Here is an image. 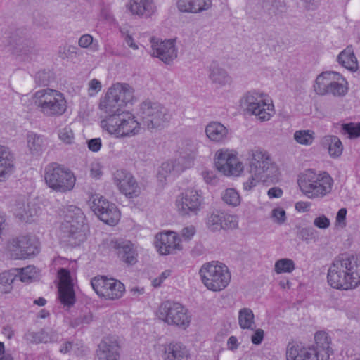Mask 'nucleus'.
<instances>
[{"instance_id":"nucleus-35","label":"nucleus","mask_w":360,"mask_h":360,"mask_svg":"<svg viewBox=\"0 0 360 360\" xmlns=\"http://www.w3.org/2000/svg\"><path fill=\"white\" fill-rule=\"evenodd\" d=\"M27 148L33 155H39L45 148L44 136L34 133H30L27 137Z\"/></svg>"},{"instance_id":"nucleus-24","label":"nucleus","mask_w":360,"mask_h":360,"mask_svg":"<svg viewBox=\"0 0 360 360\" xmlns=\"http://www.w3.org/2000/svg\"><path fill=\"white\" fill-rule=\"evenodd\" d=\"M126 8L132 15L146 19L150 18L157 11L154 0H129Z\"/></svg>"},{"instance_id":"nucleus-64","label":"nucleus","mask_w":360,"mask_h":360,"mask_svg":"<svg viewBox=\"0 0 360 360\" xmlns=\"http://www.w3.org/2000/svg\"><path fill=\"white\" fill-rule=\"evenodd\" d=\"M90 175L95 179H99L102 175V171L98 164L91 165L90 169Z\"/></svg>"},{"instance_id":"nucleus-51","label":"nucleus","mask_w":360,"mask_h":360,"mask_svg":"<svg viewBox=\"0 0 360 360\" xmlns=\"http://www.w3.org/2000/svg\"><path fill=\"white\" fill-rule=\"evenodd\" d=\"M298 236L302 240L308 243L315 238L316 230L313 227H305L300 229Z\"/></svg>"},{"instance_id":"nucleus-5","label":"nucleus","mask_w":360,"mask_h":360,"mask_svg":"<svg viewBox=\"0 0 360 360\" xmlns=\"http://www.w3.org/2000/svg\"><path fill=\"white\" fill-rule=\"evenodd\" d=\"M32 101L37 110L46 117H60L68 107L63 94L49 88L36 91Z\"/></svg>"},{"instance_id":"nucleus-18","label":"nucleus","mask_w":360,"mask_h":360,"mask_svg":"<svg viewBox=\"0 0 360 360\" xmlns=\"http://www.w3.org/2000/svg\"><path fill=\"white\" fill-rule=\"evenodd\" d=\"M217 169L225 175L238 176L243 170V166L236 155L227 149H221L215 155Z\"/></svg>"},{"instance_id":"nucleus-54","label":"nucleus","mask_w":360,"mask_h":360,"mask_svg":"<svg viewBox=\"0 0 360 360\" xmlns=\"http://www.w3.org/2000/svg\"><path fill=\"white\" fill-rule=\"evenodd\" d=\"M34 81L39 86H47L49 82V75L45 70H40L36 73Z\"/></svg>"},{"instance_id":"nucleus-39","label":"nucleus","mask_w":360,"mask_h":360,"mask_svg":"<svg viewBox=\"0 0 360 360\" xmlns=\"http://www.w3.org/2000/svg\"><path fill=\"white\" fill-rule=\"evenodd\" d=\"M295 269V264L292 259L283 258L277 260L274 265V271L276 274L291 273Z\"/></svg>"},{"instance_id":"nucleus-33","label":"nucleus","mask_w":360,"mask_h":360,"mask_svg":"<svg viewBox=\"0 0 360 360\" xmlns=\"http://www.w3.org/2000/svg\"><path fill=\"white\" fill-rule=\"evenodd\" d=\"M208 77L212 83L218 87L229 85L232 82V79L227 71L217 65L210 66Z\"/></svg>"},{"instance_id":"nucleus-42","label":"nucleus","mask_w":360,"mask_h":360,"mask_svg":"<svg viewBox=\"0 0 360 360\" xmlns=\"http://www.w3.org/2000/svg\"><path fill=\"white\" fill-rule=\"evenodd\" d=\"M314 134V131L311 130L296 131L294 134V139L300 144L309 146L313 143Z\"/></svg>"},{"instance_id":"nucleus-10","label":"nucleus","mask_w":360,"mask_h":360,"mask_svg":"<svg viewBox=\"0 0 360 360\" xmlns=\"http://www.w3.org/2000/svg\"><path fill=\"white\" fill-rule=\"evenodd\" d=\"M44 179L49 188L62 193L71 191L76 181L75 176L70 170L56 162L46 166Z\"/></svg>"},{"instance_id":"nucleus-20","label":"nucleus","mask_w":360,"mask_h":360,"mask_svg":"<svg viewBox=\"0 0 360 360\" xmlns=\"http://www.w3.org/2000/svg\"><path fill=\"white\" fill-rule=\"evenodd\" d=\"M114 181L120 192L127 197L133 198L140 194V187L130 173L118 170L115 174Z\"/></svg>"},{"instance_id":"nucleus-41","label":"nucleus","mask_w":360,"mask_h":360,"mask_svg":"<svg viewBox=\"0 0 360 360\" xmlns=\"http://www.w3.org/2000/svg\"><path fill=\"white\" fill-rule=\"evenodd\" d=\"M15 278V275L9 271H4L0 274V290L4 293L10 292L13 288L12 284Z\"/></svg>"},{"instance_id":"nucleus-21","label":"nucleus","mask_w":360,"mask_h":360,"mask_svg":"<svg viewBox=\"0 0 360 360\" xmlns=\"http://www.w3.org/2000/svg\"><path fill=\"white\" fill-rule=\"evenodd\" d=\"M58 276L60 278L58 288L60 301L64 306L70 307L75 302V295L70 271L62 268L58 271Z\"/></svg>"},{"instance_id":"nucleus-40","label":"nucleus","mask_w":360,"mask_h":360,"mask_svg":"<svg viewBox=\"0 0 360 360\" xmlns=\"http://www.w3.org/2000/svg\"><path fill=\"white\" fill-rule=\"evenodd\" d=\"M18 274L16 278H19L20 281L24 283H30L35 279L37 276L36 268L34 266H27L25 268L17 269Z\"/></svg>"},{"instance_id":"nucleus-4","label":"nucleus","mask_w":360,"mask_h":360,"mask_svg":"<svg viewBox=\"0 0 360 360\" xmlns=\"http://www.w3.org/2000/svg\"><path fill=\"white\" fill-rule=\"evenodd\" d=\"M302 193L309 199H321L333 191L334 180L327 172L309 169L297 180Z\"/></svg>"},{"instance_id":"nucleus-58","label":"nucleus","mask_w":360,"mask_h":360,"mask_svg":"<svg viewBox=\"0 0 360 360\" xmlns=\"http://www.w3.org/2000/svg\"><path fill=\"white\" fill-rule=\"evenodd\" d=\"M272 217L278 224H283L286 219L285 211L281 208H275L272 210Z\"/></svg>"},{"instance_id":"nucleus-16","label":"nucleus","mask_w":360,"mask_h":360,"mask_svg":"<svg viewBox=\"0 0 360 360\" xmlns=\"http://www.w3.org/2000/svg\"><path fill=\"white\" fill-rule=\"evenodd\" d=\"M11 258L25 259L39 252L38 242L29 236H20L11 239L7 245Z\"/></svg>"},{"instance_id":"nucleus-50","label":"nucleus","mask_w":360,"mask_h":360,"mask_svg":"<svg viewBox=\"0 0 360 360\" xmlns=\"http://www.w3.org/2000/svg\"><path fill=\"white\" fill-rule=\"evenodd\" d=\"M92 321V315L90 313L81 315L70 321V326L77 328L85 324H89Z\"/></svg>"},{"instance_id":"nucleus-59","label":"nucleus","mask_w":360,"mask_h":360,"mask_svg":"<svg viewBox=\"0 0 360 360\" xmlns=\"http://www.w3.org/2000/svg\"><path fill=\"white\" fill-rule=\"evenodd\" d=\"M196 230L194 226L190 225L183 228L181 231V236L186 240H190L195 234Z\"/></svg>"},{"instance_id":"nucleus-38","label":"nucleus","mask_w":360,"mask_h":360,"mask_svg":"<svg viewBox=\"0 0 360 360\" xmlns=\"http://www.w3.org/2000/svg\"><path fill=\"white\" fill-rule=\"evenodd\" d=\"M325 141L329 144L328 152L332 157H339L343 150L341 141L338 136H328L325 137Z\"/></svg>"},{"instance_id":"nucleus-27","label":"nucleus","mask_w":360,"mask_h":360,"mask_svg":"<svg viewBox=\"0 0 360 360\" xmlns=\"http://www.w3.org/2000/svg\"><path fill=\"white\" fill-rule=\"evenodd\" d=\"M12 212L20 221L27 223L32 221V218L38 214L39 210L34 203H25L24 198H20L13 205Z\"/></svg>"},{"instance_id":"nucleus-32","label":"nucleus","mask_w":360,"mask_h":360,"mask_svg":"<svg viewBox=\"0 0 360 360\" xmlns=\"http://www.w3.org/2000/svg\"><path fill=\"white\" fill-rule=\"evenodd\" d=\"M205 133L208 139L216 143H223L228 136L227 128L220 122H212L205 128Z\"/></svg>"},{"instance_id":"nucleus-6","label":"nucleus","mask_w":360,"mask_h":360,"mask_svg":"<svg viewBox=\"0 0 360 360\" xmlns=\"http://www.w3.org/2000/svg\"><path fill=\"white\" fill-rule=\"evenodd\" d=\"M63 213L64 221L60 226L63 237L70 245H79L85 238L84 213L80 208L72 205L67 206Z\"/></svg>"},{"instance_id":"nucleus-23","label":"nucleus","mask_w":360,"mask_h":360,"mask_svg":"<svg viewBox=\"0 0 360 360\" xmlns=\"http://www.w3.org/2000/svg\"><path fill=\"white\" fill-rule=\"evenodd\" d=\"M120 347L117 338L107 336L102 339L96 349L98 360H119Z\"/></svg>"},{"instance_id":"nucleus-29","label":"nucleus","mask_w":360,"mask_h":360,"mask_svg":"<svg viewBox=\"0 0 360 360\" xmlns=\"http://www.w3.org/2000/svg\"><path fill=\"white\" fill-rule=\"evenodd\" d=\"M178 9L183 13H199L212 6V0H178Z\"/></svg>"},{"instance_id":"nucleus-25","label":"nucleus","mask_w":360,"mask_h":360,"mask_svg":"<svg viewBox=\"0 0 360 360\" xmlns=\"http://www.w3.org/2000/svg\"><path fill=\"white\" fill-rule=\"evenodd\" d=\"M112 247L117 250L119 258L129 265L137 262L138 252L135 245L129 240H118L112 241Z\"/></svg>"},{"instance_id":"nucleus-63","label":"nucleus","mask_w":360,"mask_h":360,"mask_svg":"<svg viewBox=\"0 0 360 360\" xmlns=\"http://www.w3.org/2000/svg\"><path fill=\"white\" fill-rule=\"evenodd\" d=\"M346 215H347V209L341 208L338 210L337 216H336V224H341L342 226H346Z\"/></svg>"},{"instance_id":"nucleus-62","label":"nucleus","mask_w":360,"mask_h":360,"mask_svg":"<svg viewBox=\"0 0 360 360\" xmlns=\"http://www.w3.org/2000/svg\"><path fill=\"white\" fill-rule=\"evenodd\" d=\"M201 175L207 184H215L217 181L216 175L213 171L203 170Z\"/></svg>"},{"instance_id":"nucleus-1","label":"nucleus","mask_w":360,"mask_h":360,"mask_svg":"<svg viewBox=\"0 0 360 360\" xmlns=\"http://www.w3.org/2000/svg\"><path fill=\"white\" fill-rule=\"evenodd\" d=\"M134 89L126 83H116L100 98L98 108L105 114L101 127L116 138L134 136L139 134L141 124L131 112L123 108L134 99Z\"/></svg>"},{"instance_id":"nucleus-30","label":"nucleus","mask_w":360,"mask_h":360,"mask_svg":"<svg viewBox=\"0 0 360 360\" xmlns=\"http://www.w3.org/2000/svg\"><path fill=\"white\" fill-rule=\"evenodd\" d=\"M24 338L31 343H49L57 342L59 339V335L57 332L52 330H46L41 329L38 332L28 331L25 334Z\"/></svg>"},{"instance_id":"nucleus-48","label":"nucleus","mask_w":360,"mask_h":360,"mask_svg":"<svg viewBox=\"0 0 360 360\" xmlns=\"http://www.w3.org/2000/svg\"><path fill=\"white\" fill-rule=\"evenodd\" d=\"M238 226L236 216L221 212V229H233Z\"/></svg>"},{"instance_id":"nucleus-36","label":"nucleus","mask_w":360,"mask_h":360,"mask_svg":"<svg viewBox=\"0 0 360 360\" xmlns=\"http://www.w3.org/2000/svg\"><path fill=\"white\" fill-rule=\"evenodd\" d=\"M238 324L241 329L254 330L256 328L255 315L250 308H243L238 312Z\"/></svg>"},{"instance_id":"nucleus-56","label":"nucleus","mask_w":360,"mask_h":360,"mask_svg":"<svg viewBox=\"0 0 360 360\" xmlns=\"http://www.w3.org/2000/svg\"><path fill=\"white\" fill-rule=\"evenodd\" d=\"M88 92L90 96H94L101 91L102 85L97 79H93L89 82Z\"/></svg>"},{"instance_id":"nucleus-28","label":"nucleus","mask_w":360,"mask_h":360,"mask_svg":"<svg viewBox=\"0 0 360 360\" xmlns=\"http://www.w3.org/2000/svg\"><path fill=\"white\" fill-rule=\"evenodd\" d=\"M14 170V157L8 148L0 145V182L7 179Z\"/></svg>"},{"instance_id":"nucleus-26","label":"nucleus","mask_w":360,"mask_h":360,"mask_svg":"<svg viewBox=\"0 0 360 360\" xmlns=\"http://www.w3.org/2000/svg\"><path fill=\"white\" fill-rule=\"evenodd\" d=\"M161 356L163 360H188L190 351L182 342L172 341L163 345Z\"/></svg>"},{"instance_id":"nucleus-8","label":"nucleus","mask_w":360,"mask_h":360,"mask_svg":"<svg viewBox=\"0 0 360 360\" xmlns=\"http://www.w3.org/2000/svg\"><path fill=\"white\" fill-rule=\"evenodd\" d=\"M204 285L213 292H219L227 287L231 281L228 267L218 262L204 264L199 271Z\"/></svg>"},{"instance_id":"nucleus-11","label":"nucleus","mask_w":360,"mask_h":360,"mask_svg":"<svg viewBox=\"0 0 360 360\" xmlns=\"http://www.w3.org/2000/svg\"><path fill=\"white\" fill-rule=\"evenodd\" d=\"M249 173L260 175L269 180L278 175V169L266 150L255 148L250 153Z\"/></svg>"},{"instance_id":"nucleus-52","label":"nucleus","mask_w":360,"mask_h":360,"mask_svg":"<svg viewBox=\"0 0 360 360\" xmlns=\"http://www.w3.org/2000/svg\"><path fill=\"white\" fill-rule=\"evenodd\" d=\"M58 136L61 141L68 144H70L74 140V134L68 127L59 130Z\"/></svg>"},{"instance_id":"nucleus-12","label":"nucleus","mask_w":360,"mask_h":360,"mask_svg":"<svg viewBox=\"0 0 360 360\" xmlns=\"http://www.w3.org/2000/svg\"><path fill=\"white\" fill-rule=\"evenodd\" d=\"M158 318L165 323L176 326L184 329L189 326L191 316L188 309L181 304L173 301H165L159 307Z\"/></svg>"},{"instance_id":"nucleus-14","label":"nucleus","mask_w":360,"mask_h":360,"mask_svg":"<svg viewBox=\"0 0 360 360\" xmlns=\"http://www.w3.org/2000/svg\"><path fill=\"white\" fill-rule=\"evenodd\" d=\"M89 201L92 211L104 223L115 225L120 219L117 206L99 194H92Z\"/></svg>"},{"instance_id":"nucleus-53","label":"nucleus","mask_w":360,"mask_h":360,"mask_svg":"<svg viewBox=\"0 0 360 360\" xmlns=\"http://www.w3.org/2000/svg\"><path fill=\"white\" fill-rule=\"evenodd\" d=\"M78 54V49L74 46L60 47L59 56L62 58L76 56Z\"/></svg>"},{"instance_id":"nucleus-49","label":"nucleus","mask_w":360,"mask_h":360,"mask_svg":"<svg viewBox=\"0 0 360 360\" xmlns=\"http://www.w3.org/2000/svg\"><path fill=\"white\" fill-rule=\"evenodd\" d=\"M33 42L28 39H20L15 47V51L19 54H27L33 49Z\"/></svg>"},{"instance_id":"nucleus-46","label":"nucleus","mask_w":360,"mask_h":360,"mask_svg":"<svg viewBox=\"0 0 360 360\" xmlns=\"http://www.w3.org/2000/svg\"><path fill=\"white\" fill-rule=\"evenodd\" d=\"M342 131L344 134H347L349 139L360 137V122L344 124L342 126Z\"/></svg>"},{"instance_id":"nucleus-7","label":"nucleus","mask_w":360,"mask_h":360,"mask_svg":"<svg viewBox=\"0 0 360 360\" xmlns=\"http://www.w3.org/2000/svg\"><path fill=\"white\" fill-rule=\"evenodd\" d=\"M139 113L142 124L150 131L164 129L172 118L169 110L165 106L149 100L141 103Z\"/></svg>"},{"instance_id":"nucleus-3","label":"nucleus","mask_w":360,"mask_h":360,"mask_svg":"<svg viewBox=\"0 0 360 360\" xmlns=\"http://www.w3.org/2000/svg\"><path fill=\"white\" fill-rule=\"evenodd\" d=\"M315 344L311 347H304L295 342H289L286 348L287 360H328L333 349L331 339L324 331H318L314 335Z\"/></svg>"},{"instance_id":"nucleus-60","label":"nucleus","mask_w":360,"mask_h":360,"mask_svg":"<svg viewBox=\"0 0 360 360\" xmlns=\"http://www.w3.org/2000/svg\"><path fill=\"white\" fill-rule=\"evenodd\" d=\"M93 37L91 34H85L82 35L78 41V45L83 49H88L93 43Z\"/></svg>"},{"instance_id":"nucleus-57","label":"nucleus","mask_w":360,"mask_h":360,"mask_svg":"<svg viewBox=\"0 0 360 360\" xmlns=\"http://www.w3.org/2000/svg\"><path fill=\"white\" fill-rule=\"evenodd\" d=\"M314 225L319 229H326L330 226V222L328 217L321 215L314 219Z\"/></svg>"},{"instance_id":"nucleus-43","label":"nucleus","mask_w":360,"mask_h":360,"mask_svg":"<svg viewBox=\"0 0 360 360\" xmlns=\"http://www.w3.org/2000/svg\"><path fill=\"white\" fill-rule=\"evenodd\" d=\"M223 200L228 205L236 207L240 203V197L234 188H227L222 195Z\"/></svg>"},{"instance_id":"nucleus-13","label":"nucleus","mask_w":360,"mask_h":360,"mask_svg":"<svg viewBox=\"0 0 360 360\" xmlns=\"http://www.w3.org/2000/svg\"><path fill=\"white\" fill-rule=\"evenodd\" d=\"M241 106L249 113L256 115L261 121H267L274 113V106L266 100L262 94L249 91L240 100Z\"/></svg>"},{"instance_id":"nucleus-17","label":"nucleus","mask_w":360,"mask_h":360,"mask_svg":"<svg viewBox=\"0 0 360 360\" xmlns=\"http://www.w3.org/2000/svg\"><path fill=\"white\" fill-rule=\"evenodd\" d=\"M204 198L200 190L188 188L176 200V206L181 215L197 214L201 210Z\"/></svg>"},{"instance_id":"nucleus-44","label":"nucleus","mask_w":360,"mask_h":360,"mask_svg":"<svg viewBox=\"0 0 360 360\" xmlns=\"http://www.w3.org/2000/svg\"><path fill=\"white\" fill-rule=\"evenodd\" d=\"M207 226L212 231L221 229V212H212L207 220Z\"/></svg>"},{"instance_id":"nucleus-19","label":"nucleus","mask_w":360,"mask_h":360,"mask_svg":"<svg viewBox=\"0 0 360 360\" xmlns=\"http://www.w3.org/2000/svg\"><path fill=\"white\" fill-rule=\"evenodd\" d=\"M150 42L151 56L158 58L165 64L171 63L177 57L174 41L165 40L160 41L155 38H152Z\"/></svg>"},{"instance_id":"nucleus-15","label":"nucleus","mask_w":360,"mask_h":360,"mask_svg":"<svg viewBox=\"0 0 360 360\" xmlns=\"http://www.w3.org/2000/svg\"><path fill=\"white\" fill-rule=\"evenodd\" d=\"M91 285L98 296L110 300L120 299L125 291L122 283L105 276L94 277L91 281Z\"/></svg>"},{"instance_id":"nucleus-31","label":"nucleus","mask_w":360,"mask_h":360,"mask_svg":"<svg viewBox=\"0 0 360 360\" xmlns=\"http://www.w3.org/2000/svg\"><path fill=\"white\" fill-rule=\"evenodd\" d=\"M183 160L184 158H177L175 160L163 162L158 172V178L162 181V179H165L168 174L172 172L179 174L186 169L189 168L191 160H188L186 164L183 163Z\"/></svg>"},{"instance_id":"nucleus-61","label":"nucleus","mask_w":360,"mask_h":360,"mask_svg":"<svg viewBox=\"0 0 360 360\" xmlns=\"http://www.w3.org/2000/svg\"><path fill=\"white\" fill-rule=\"evenodd\" d=\"M88 148L92 152H98L100 150L102 143L100 138H94L87 141Z\"/></svg>"},{"instance_id":"nucleus-37","label":"nucleus","mask_w":360,"mask_h":360,"mask_svg":"<svg viewBox=\"0 0 360 360\" xmlns=\"http://www.w3.org/2000/svg\"><path fill=\"white\" fill-rule=\"evenodd\" d=\"M196 151L197 147L195 143L191 140H186L182 143L180 156L179 158H184V164H186V162H187L188 160H191L189 165V167H191L195 158Z\"/></svg>"},{"instance_id":"nucleus-9","label":"nucleus","mask_w":360,"mask_h":360,"mask_svg":"<svg viewBox=\"0 0 360 360\" xmlns=\"http://www.w3.org/2000/svg\"><path fill=\"white\" fill-rule=\"evenodd\" d=\"M315 93L320 96L332 95L341 98L348 92V83L338 72L326 71L319 74L314 84Z\"/></svg>"},{"instance_id":"nucleus-47","label":"nucleus","mask_w":360,"mask_h":360,"mask_svg":"<svg viewBox=\"0 0 360 360\" xmlns=\"http://www.w3.org/2000/svg\"><path fill=\"white\" fill-rule=\"evenodd\" d=\"M99 17L102 20H104L109 25H116L117 22L112 13V11L109 6L103 5Z\"/></svg>"},{"instance_id":"nucleus-22","label":"nucleus","mask_w":360,"mask_h":360,"mask_svg":"<svg viewBox=\"0 0 360 360\" xmlns=\"http://www.w3.org/2000/svg\"><path fill=\"white\" fill-rule=\"evenodd\" d=\"M155 246L161 255H169L182 249L181 239L173 231L162 233L156 236Z\"/></svg>"},{"instance_id":"nucleus-34","label":"nucleus","mask_w":360,"mask_h":360,"mask_svg":"<svg viewBox=\"0 0 360 360\" xmlns=\"http://www.w3.org/2000/svg\"><path fill=\"white\" fill-rule=\"evenodd\" d=\"M337 60L340 65L347 70L356 71L358 69L357 59L352 46H347L341 51Z\"/></svg>"},{"instance_id":"nucleus-45","label":"nucleus","mask_w":360,"mask_h":360,"mask_svg":"<svg viewBox=\"0 0 360 360\" xmlns=\"http://www.w3.org/2000/svg\"><path fill=\"white\" fill-rule=\"evenodd\" d=\"M268 179L262 176L255 175L253 173H250V176L243 184V188L245 191L250 192L255 187H256L259 182H266Z\"/></svg>"},{"instance_id":"nucleus-55","label":"nucleus","mask_w":360,"mask_h":360,"mask_svg":"<svg viewBox=\"0 0 360 360\" xmlns=\"http://www.w3.org/2000/svg\"><path fill=\"white\" fill-rule=\"evenodd\" d=\"M252 333L250 335V340L252 343L255 345H259L264 337V331L262 328H255L254 330H252Z\"/></svg>"},{"instance_id":"nucleus-2","label":"nucleus","mask_w":360,"mask_h":360,"mask_svg":"<svg viewBox=\"0 0 360 360\" xmlns=\"http://www.w3.org/2000/svg\"><path fill=\"white\" fill-rule=\"evenodd\" d=\"M328 284L342 290H353L360 285V257L342 255L334 259L327 274Z\"/></svg>"}]
</instances>
